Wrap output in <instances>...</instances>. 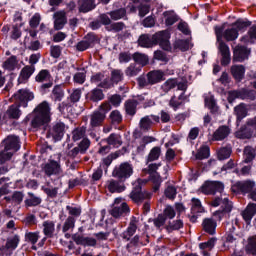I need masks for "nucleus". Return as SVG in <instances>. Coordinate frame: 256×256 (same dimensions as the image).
Wrapping results in <instances>:
<instances>
[{
    "label": "nucleus",
    "mask_w": 256,
    "mask_h": 256,
    "mask_svg": "<svg viewBox=\"0 0 256 256\" xmlns=\"http://www.w3.org/2000/svg\"><path fill=\"white\" fill-rule=\"evenodd\" d=\"M146 77L151 85H157V83L165 80V73L161 70H152L147 73Z\"/></svg>",
    "instance_id": "bb28decb"
},
{
    "label": "nucleus",
    "mask_w": 256,
    "mask_h": 256,
    "mask_svg": "<svg viewBox=\"0 0 256 256\" xmlns=\"http://www.w3.org/2000/svg\"><path fill=\"white\" fill-rule=\"evenodd\" d=\"M20 147H21V144L19 141V137L17 136L11 135L4 140V149H6V151L17 153V150L20 149Z\"/></svg>",
    "instance_id": "393cba45"
},
{
    "label": "nucleus",
    "mask_w": 256,
    "mask_h": 256,
    "mask_svg": "<svg viewBox=\"0 0 256 256\" xmlns=\"http://www.w3.org/2000/svg\"><path fill=\"white\" fill-rule=\"evenodd\" d=\"M41 203H43V199L33 192H28V198L24 201L25 207H39Z\"/></svg>",
    "instance_id": "f704fd0d"
},
{
    "label": "nucleus",
    "mask_w": 256,
    "mask_h": 256,
    "mask_svg": "<svg viewBox=\"0 0 256 256\" xmlns=\"http://www.w3.org/2000/svg\"><path fill=\"white\" fill-rule=\"evenodd\" d=\"M141 73V66L131 63L126 69H125V75L126 77H137V75Z\"/></svg>",
    "instance_id": "6e6d98bb"
},
{
    "label": "nucleus",
    "mask_w": 256,
    "mask_h": 256,
    "mask_svg": "<svg viewBox=\"0 0 256 256\" xmlns=\"http://www.w3.org/2000/svg\"><path fill=\"white\" fill-rule=\"evenodd\" d=\"M232 27H234L239 33V31H245L247 27H251V22L239 19L232 24Z\"/></svg>",
    "instance_id": "338daca9"
},
{
    "label": "nucleus",
    "mask_w": 256,
    "mask_h": 256,
    "mask_svg": "<svg viewBox=\"0 0 256 256\" xmlns=\"http://www.w3.org/2000/svg\"><path fill=\"white\" fill-rule=\"evenodd\" d=\"M105 188L109 193H123V191L127 189V186H125V182H123V180L110 179L107 180Z\"/></svg>",
    "instance_id": "6ab92c4d"
},
{
    "label": "nucleus",
    "mask_w": 256,
    "mask_h": 256,
    "mask_svg": "<svg viewBox=\"0 0 256 256\" xmlns=\"http://www.w3.org/2000/svg\"><path fill=\"white\" fill-rule=\"evenodd\" d=\"M229 135H231V128L229 126H219L212 134V141H225Z\"/></svg>",
    "instance_id": "5701e85b"
},
{
    "label": "nucleus",
    "mask_w": 256,
    "mask_h": 256,
    "mask_svg": "<svg viewBox=\"0 0 256 256\" xmlns=\"http://www.w3.org/2000/svg\"><path fill=\"white\" fill-rule=\"evenodd\" d=\"M131 213V209L126 202L120 204V206H112L110 210V215L114 217V219H121V217H125V215H129Z\"/></svg>",
    "instance_id": "412c9836"
},
{
    "label": "nucleus",
    "mask_w": 256,
    "mask_h": 256,
    "mask_svg": "<svg viewBox=\"0 0 256 256\" xmlns=\"http://www.w3.org/2000/svg\"><path fill=\"white\" fill-rule=\"evenodd\" d=\"M232 191L233 193H249L255 189V181L246 180V181H240L236 182L234 185H232Z\"/></svg>",
    "instance_id": "dca6fc26"
},
{
    "label": "nucleus",
    "mask_w": 256,
    "mask_h": 256,
    "mask_svg": "<svg viewBox=\"0 0 256 256\" xmlns=\"http://www.w3.org/2000/svg\"><path fill=\"white\" fill-rule=\"evenodd\" d=\"M245 249L248 255H256V235L248 238V243Z\"/></svg>",
    "instance_id": "13d9d810"
},
{
    "label": "nucleus",
    "mask_w": 256,
    "mask_h": 256,
    "mask_svg": "<svg viewBox=\"0 0 256 256\" xmlns=\"http://www.w3.org/2000/svg\"><path fill=\"white\" fill-rule=\"evenodd\" d=\"M139 105V101L135 99H128L124 103V110L126 115L129 117H135L137 115V106Z\"/></svg>",
    "instance_id": "cd10ccee"
},
{
    "label": "nucleus",
    "mask_w": 256,
    "mask_h": 256,
    "mask_svg": "<svg viewBox=\"0 0 256 256\" xmlns=\"http://www.w3.org/2000/svg\"><path fill=\"white\" fill-rule=\"evenodd\" d=\"M65 129V123L56 122L48 130L47 137H52L54 141H61V139H63V135H65Z\"/></svg>",
    "instance_id": "2eb2a0df"
},
{
    "label": "nucleus",
    "mask_w": 256,
    "mask_h": 256,
    "mask_svg": "<svg viewBox=\"0 0 256 256\" xmlns=\"http://www.w3.org/2000/svg\"><path fill=\"white\" fill-rule=\"evenodd\" d=\"M210 151L211 150H210L209 146L203 145L198 149L195 157H196V159H199L200 161H203V159H209Z\"/></svg>",
    "instance_id": "bf43d9fd"
},
{
    "label": "nucleus",
    "mask_w": 256,
    "mask_h": 256,
    "mask_svg": "<svg viewBox=\"0 0 256 256\" xmlns=\"http://www.w3.org/2000/svg\"><path fill=\"white\" fill-rule=\"evenodd\" d=\"M255 150L251 146H246L243 151L244 163H251L255 159Z\"/></svg>",
    "instance_id": "052dcab7"
},
{
    "label": "nucleus",
    "mask_w": 256,
    "mask_h": 256,
    "mask_svg": "<svg viewBox=\"0 0 256 256\" xmlns=\"http://www.w3.org/2000/svg\"><path fill=\"white\" fill-rule=\"evenodd\" d=\"M95 0H80L79 1V11L80 13H89L95 9Z\"/></svg>",
    "instance_id": "c03bdc74"
},
{
    "label": "nucleus",
    "mask_w": 256,
    "mask_h": 256,
    "mask_svg": "<svg viewBox=\"0 0 256 256\" xmlns=\"http://www.w3.org/2000/svg\"><path fill=\"white\" fill-rule=\"evenodd\" d=\"M230 71L236 81H242L245 77V66L243 65H232Z\"/></svg>",
    "instance_id": "e433bc0d"
},
{
    "label": "nucleus",
    "mask_w": 256,
    "mask_h": 256,
    "mask_svg": "<svg viewBox=\"0 0 256 256\" xmlns=\"http://www.w3.org/2000/svg\"><path fill=\"white\" fill-rule=\"evenodd\" d=\"M175 87H177V79H168L162 84L161 90L163 93H169V91L175 89Z\"/></svg>",
    "instance_id": "69168bd1"
},
{
    "label": "nucleus",
    "mask_w": 256,
    "mask_h": 256,
    "mask_svg": "<svg viewBox=\"0 0 256 256\" xmlns=\"http://www.w3.org/2000/svg\"><path fill=\"white\" fill-rule=\"evenodd\" d=\"M253 129L256 131V117L247 121L246 125L242 126L240 130L235 133L237 139H251L253 137Z\"/></svg>",
    "instance_id": "9b49d317"
},
{
    "label": "nucleus",
    "mask_w": 256,
    "mask_h": 256,
    "mask_svg": "<svg viewBox=\"0 0 256 256\" xmlns=\"http://www.w3.org/2000/svg\"><path fill=\"white\" fill-rule=\"evenodd\" d=\"M51 123V106L49 102L43 101L34 109V117L31 121L33 129H40L43 125Z\"/></svg>",
    "instance_id": "f03ea898"
},
{
    "label": "nucleus",
    "mask_w": 256,
    "mask_h": 256,
    "mask_svg": "<svg viewBox=\"0 0 256 256\" xmlns=\"http://www.w3.org/2000/svg\"><path fill=\"white\" fill-rule=\"evenodd\" d=\"M159 116L158 115H146L142 117L139 121L138 127L141 133H149V131L153 128L155 123H159Z\"/></svg>",
    "instance_id": "ddd939ff"
},
{
    "label": "nucleus",
    "mask_w": 256,
    "mask_h": 256,
    "mask_svg": "<svg viewBox=\"0 0 256 256\" xmlns=\"http://www.w3.org/2000/svg\"><path fill=\"white\" fill-rule=\"evenodd\" d=\"M19 104H12L11 106H9V108L6 111V117H8V119H19V117H21V109H19Z\"/></svg>",
    "instance_id": "49530a36"
},
{
    "label": "nucleus",
    "mask_w": 256,
    "mask_h": 256,
    "mask_svg": "<svg viewBox=\"0 0 256 256\" xmlns=\"http://www.w3.org/2000/svg\"><path fill=\"white\" fill-rule=\"evenodd\" d=\"M94 237L96 238L73 234L72 240L76 245H81L82 247H97V241H107L109 239V232L94 233Z\"/></svg>",
    "instance_id": "7ed1b4c3"
},
{
    "label": "nucleus",
    "mask_w": 256,
    "mask_h": 256,
    "mask_svg": "<svg viewBox=\"0 0 256 256\" xmlns=\"http://www.w3.org/2000/svg\"><path fill=\"white\" fill-rule=\"evenodd\" d=\"M17 65H19V60H17V56H10L3 62L2 69H4L5 71H15V69H17Z\"/></svg>",
    "instance_id": "a19ab883"
},
{
    "label": "nucleus",
    "mask_w": 256,
    "mask_h": 256,
    "mask_svg": "<svg viewBox=\"0 0 256 256\" xmlns=\"http://www.w3.org/2000/svg\"><path fill=\"white\" fill-rule=\"evenodd\" d=\"M109 111H111V103L103 102L98 109L90 115V127L92 129L102 127L103 123H105V119H107V113H109Z\"/></svg>",
    "instance_id": "20e7f679"
},
{
    "label": "nucleus",
    "mask_w": 256,
    "mask_h": 256,
    "mask_svg": "<svg viewBox=\"0 0 256 256\" xmlns=\"http://www.w3.org/2000/svg\"><path fill=\"white\" fill-rule=\"evenodd\" d=\"M155 35H149V34H142L138 39V45L140 47H144L146 49H149L153 46H155Z\"/></svg>",
    "instance_id": "c756f323"
},
{
    "label": "nucleus",
    "mask_w": 256,
    "mask_h": 256,
    "mask_svg": "<svg viewBox=\"0 0 256 256\" xmlns=\"http://www.w3.org/2000/svg\"><path fill=\"white\" fill-rule=\"evenodd\" d=\"M40 237L41 236H40L39 232H26L25 241L27 243H30L31 245H33L32 249L34 251H37V246H35V245H36L37 241H39Z\"/></svg>",
    "instance_id": "09e8293b"
},
{
    "label": "nucleus",
    "mask_w": 256,
    "mask_h": 256,
    "mask_svg": "<svg viewBox=\"0 0 256 256\" xmlns=\"http://www.w3.org/2000/svg\"><path fill=\"white\" fill-rule=\"evenodd\" d=\"M42 191L49 197L50 199L57 198L59 195V186H51V183H46L45 186H42Z\"/></svg>",
    "instance_id": "37998d69"
},
{
    "label": "nucleus",
    "mask_w": 256,
    "mask_h": 256,
    "mask_svg": "<svg viewBox=\"0 0 256 256\" xmlns=\"http://www.w3.org/2000/svg\"><path fill=\"white\" fill-rule=\"evenodd\" d=\"M132 59L136 65H139V67H141V69L149 65V56H147V54H143L141 52H135L132 55Z\"/></svg>",
    "instance_id": "2f4dec72"
},
{
    "label": "nucleus",
    "mask_w": 256,
    "mask_h": 256,
    "mask_svg": "<svg viewBox=\"0 0 256 256\" xmlns=\"http://www.w3.org/2000/svg\"><path fill=\"white\" fill-rule=\"evenodd\" d=\"M87 126H79L75 128L72 131V140L77 142V141H83V139H87Z\"/></svg>",
    "instance_id": "58836bf2"
},
{
    "label": "nucleus",
    "mask_w": 256,
    "mask_h": 256,
    "mask_svg": "<svg viewBox=\"0 0 256 256\" xmlns=\"http://www.w3.org/2000/svg\"><path fill=\"white\" fill-rule=\"evenodd\" d=\"M35 81L36 83H42L40 86L41 91H46L53 87V76H51V72L47 69L40 70L35 76Z\"/></svg>",
    "instance_id": "9d476101"
},
{
    "label": "nucleus",
    "mask_w": 256,
    "mask_h": 256,
    "mask_svg": "<svg viewBox=\"0 0 256 256\" xmlns=\"http://www.w3.org/2000/svg\"><path fill=\"white\" fill-rule=\"evenodd\" d=\"M185 99H187V96L174 92V95L169 101V106L172 107L174 111H177V109H179V106L185 103Z\"/></svg>",
    "instance_id": "7c9ffc66"
},
{
    "label": "nucleus",
    "mask_w": 256,
    "mask_h": 256,
    "mask_svg": "<svg viewBox=\"0 0 256 256\" xmlns=\"http://www.w3.org/2000/svg\"><path fill=\"white\" fill-rule=\"evenodd\" d=\"M54 29L60 31L67 24V13L65 11H58L54 13Z\"/></svg>",
    "instance_id": "a878e982"
},
{
    "label": "nucleus",
    "mask_w": 256,
    "mask_h": 256,
    "mask_svg": "<svg viewBox=\"0 0 256 256\" xmlns=\"http://www.w3.org/2000/svg\"><path fill=\"white\" fill-rule=\"evenodd\" d=\"M107 143L113 147H121V145H123V141H121V135L119 134H111L107 138Z\"/></svg>",
    "instance_id": "e2e57ef3"
},
{
    "label": "nucleus",
    "mask_w": 256,
    "mask_h": 256,
    "mask_svg": "<svg viewBox=\"0 0 256 256\" xmlns=\"http://www.w3.org/2000/svg\"><path fill=\"white\" fill-rule=\"evenodd\" d=\"M223 37L226 41H235L239 37L237 28L232 26L223 32Z\"/></svg>",
    "instance_id": "603ef678"
},
{
    "label": "nucleus",
    "mask_w": 256,
    "mask_h": 256,
    "mask_svg": "<svg viewBox=\"0 0 256 256\" xmlns=\"http://www.w3.org/2000/svg\"><path fill=\"white\" fill-rule=\"evenodd\" d=\"M42 173L46 175V177L59 176L63 174V169L61 168V163L55 160H48V162L41 165Z\"/></svg>",
    "instance_id": "1a4fd4ad"
},
{
    "label": "nucleus",
    "mask_w": 256,
    "mask_h": 256,
    "mask_svg": "<svg viewBox=\"0 0 256 256\" xmlns=\"http://www.w3.org/2000/svg\"><path fill=\"white\" fill-rule=\"evenodd\" d=\"M251 50H248L247 47L237 45L233 50V61L236 63H243L246 59H249V54Z\"/></svg>",
    "instance_id": "aec40b11"
},
{
    "label": "nucleus",
    "mask_w": 256,
    "mask_h": 256,
    "mask_svg": "<svg viewBox=\"0 0 256 256\" xmlns=\"http://www.w3.org/2000/svg\"><path fill=\"white\" fill-rule=\"evenodd\" d=\"M138 225L139 220L137 219V217L133 216L130 219L127 229L120 234V237L121 239H123V241H129V243L126 245V250L128 253H133V251H135V248L141 245L139 235H135V233H137ZM133 235L135 236L133 237Z\"/></svg>",
    "instance_id": "f257e3e1"
},
{
    "label": "nucleus",
    "mask_w": 256,
    "mask_h": 256,
    "mask_svg": "<svg viewBox=\"0 0 256 256\" xmlns=\"http://www.w3.org/2000/svg\"><path fill=\"white\" fill-rule=\"evenodd\" d=\"M131 175H133V165H131L129 162L121 163L112 171V177H115V179H119L123 182L127 181Z\"/></svg>",
    "instance_id": "0eeeda50"
},
{
    "label": "nucleus",
    "mask_w": 256,
    "mask_h": 256,
    "mask_svg": "<svg viewBox=\"0 0 256 256\" xmlns=\"http://www.w3.org/2000/svg\"><path fill=\"white\" fill-rule=\"evenodd\" d=\"M164 195L167 199H170V201L175 200V197H177V187L168 184L164 190Z\"/></svg>",
    "instance_id": "680f3d73"
},
{
    "label": "nucleus",
    "mask_w": 256,
    "mask_h": 256,
    "mask_svg": "<svg viewBox=\"0 0 256 256\" xmlns=\"http://www.w3.org/2000/svg\"><path fill=\"white\" fill-rule=\"evenodd\" d=\"M19 243H21V237L19 235L10 236L6 239L5 245L0 247V251L4 255H13V251L19 247Z\"/></svg>",
    "instance_id": "f8f14e48"
},
{
    "label": "nucleus",
    "mask_w": 256,
    "mask_h": 256,
    "mask_svg": "<svg viewBox=\"0 0 256 256\" xmlns=\"http://www.w3.org/2000/svg\"><path fill=\"white\" fill-rule=\"evenodd\" d=\"M212 207H221L220 210L214 212V217H217L218 221H221L227 213H231L233 210V203L229 201V198L216 197L211 202Z\"/></svg>",
    "instance_id": "39448f33"
},
{
    "label": "nucleus",
    "mask_w": 256,
    "mask_h": 256,
    "mask_svg": "<svg viewBox=\"0 0 256 256\" xmlns=\"http://www.w3.org/2000/svg\"><path fill=\"white\" fill-rule=\"evenodd\" d=\"M33 73H35V66H29V65L24 66L21 69L18 77V85H25V83H28Z\"/></svg>",
    "instance_id": "b1692460"
},
{
    "label": "nucleus",
    "mask_w": 256,
    "mask_h": 256,
    "mask_svg": "<svg viewBox=\"0 0 256 256\" xmlns=\"http://www.w3.org/2000/svg\"><path fill=\"white\" fill-rule=\"evenodd\" d=\"M108 15L112 21H120V19L127 21V9L125 8L110 11L108 12Z\"/></svg>",
    "instance_id": "ea45409f"
},
{
    "label": "nucleus",
    "mask_w": 256,
    "mask_h": 256,
    "mask_svg": "<svg viewBox=\"0 0 256 256\" xmlns=\"http://www.w3.org/2000/svg\"><path fill=\"white\" fill-rule=\"evenodd\" d=\"M247 105L245 103H241L238 106H236L234 108V115H236L237 117V123H239L240 121H243V119H245V117H247Z\"/></svg>",
    "instance_id": "79ce46f5"
},
{
    "label": "nucleus",
    "mask_w": 256,
    "mask_h": 256,
    "mask_svg": "<svg viewBox=\"0 0 256 256\" xmlns=\"http://www.w3.org/2000/svg\"><path fill=\"white\" fill-rule=\"evenodd\" d=\"M43 234L48 239H52L53 235H55V222L53 220H46L42 223Z\"/></svg>",
    "instance_id": "473e14b6"
},
{
    "label": "nucleus",
    "mask_w": 256,
    "mask_h": 256,
    "mask_svg": "<svg viewBox=\"0 0 256 256\" xmlns=\"http://www.w3.org/2000/svg\"><path fill=\"white\" fill-rule=\"evenodd\" d=\"M34 99L35 94H33L31 90L22 88L13 94V96L10 98V101L19 107H27L29 101H33Z\"/></svg>",
    "instance_id": "423d86ee"
},
{
    "label": "nucleus",
    "mask_w": 256,
    "mask_h": 256,
    "mask_svg": "<svg viewBox=\"0 0 256 256\" xmlns=\"http://www.w3.org/2000/svg\"><path fill=\"white\" fill-rule=\"evenodd\" d=\"M109 119L112 125H121L123 123V115L119 110H113L109 115Z\"/></svg>",
    "instance_id": "4d7b16f0"
},
{
    "label": "nucleus",
    "mask_w": 256,
    "mask_h": 256,
    "mask_svg": "<svg viewBox=\"0 0 256 256\" xmlns=\"http://www.w3.org/2000/svg\"><path fill=\"white\" fill-rule=\"evenodd\" d=\"M153 197V193L145 190H141V186H135L130 193V199L134 201V203H143L144 201H149Z\"/></svg>",
    "instance_id": "4468645a"
},
{
    "label": "nucleus",
    "mask_w": 256,
    "mask_h": 256,
    "mask_svg": "<svg viewBox=\"0 0 256 256\" xmlns=\"http://www.w3.org/2000/svg\"><path fill=\"white\" fill-rule=\"evenodd\" d=\"M51 95L54 101H63V97H65V88L61 84L55 85Z\"/></svg>",
    "instance_id": "a18cd8bd"
},
{
    "label": "nucleus",
    "mask_w": 256,
    "mask_h": 256,
    "mask_svg": "<svg viewBox=\"0 0 256 256\" xmlns=\"http://www.w3.org/2000/svg\"><path fill=\"white\" fill-rule=\"evenodd\" d=\"M215 243H217V238H210L207 242L200 243L199 249H201L204 256H209V252L213 251Z\"/></svg>",
    "instance_id": "c9c22d12"
},
{
    "label": "nucleus",
    "mask_w": 256,
    "mask_h": 256,
    "mask_svg": "<svg viewBox=\"0 0 256 256\" xmlns=\"http://www.w3.org/2000/svg\"><path fill=\"white\" fill-rule=\"evenodd\" d=\"M89 147H91V140L84 138L77 146L67 152V157L69 159H81V155H85L89 151Z\"/></svg>",
    "instance_id": "6e6552de"
},
{
    "label": "nucleus",
    "mask_w": 256,
    "mask_h": 256,
    "mask_svg": "<svg viewBox=\"0 0 256 256\" xmlns=\"http://www.w3.org/2000/svg\"><path fill=\"white\" fill-rule=\"evenodd\" d=\"M75 223H77V219L74 217H67L62 225V233H69V231L73 232Z\"/></svg>",
    "instance_id": "3c124183"
},
{
    "label": "nucleus",
    "mask_w": 256,
    "mask_h": 256,
    "mask_svg": "<svg viewBox=\"0 0 256 256\" xmlns=\"http://www.w3.org/2000/svg\"><path fill=\"white\" fill-rule=\"evenodd\" d=\"M183 227H184L183 220L177 219V220L169 221L166 224L165 229L168 233H173V231H179V229H183Z\"/></svg>",
    "instance_id": "de8ad7c7"
},
{
    "label": "nucleus",
    "mask_w": 256,
    "mask_h": 256,
    "mask_svg": "<svg viewBox=\"0 0 256 256\" xmlns=\"http://www.w3.org/2000/svg\"><path fill=\"white\" fill-rule=\"evenodd\" d=\"M256 215V204L250 203L246 209L242 212V217L246 223H251V219Z\"/></svg>",
    "instance_id": "72a5a7b5"
},
{
    "label": "nucleus",
    "mask_w": 256,
    "mask_h": 256,
    "mask_svg": "<svg viewBox=\"0 0 256 256\" xmlns=\"http://www.w3.org/2000/svg\"><path fill=\"white\" fill-rule=\"evenodd\" d=\"M198 213H205V208L198 198L191 199V214L197 215Z\"/></svg>",
    "instance_id": "8fccbe9b"
},
{
    "label": "nucleus",
    "mask_w": 256,
    "mask_h": 256,
    "mask_svg": "<svg viewBox=\"0 0 256 256\" xmlns=\"http://www.w3.org/2000/svg\"><path fill=\"white\" fill-rule=\"evenodd\" d=\"M232 153L233 149L230 146H225L217 151V158L219 161H225V159H229V157H231Z\"/></svg>",
    "instance_id": "5fc2aeb1"
},
{
    "label": "nucleus",
    "mask_w": 256,
    "mask_h": 256,
    "mask_svg": "<svg viewBox=\"0 0 256 256\" xmlns=\"http://www.w3.org/2000/svg\"><path fill=\"white\" fill-rule=\"evenodd\" d=\"M86 98L89 99V101L97 103L98 101H103L105 99V94H103V90L95 88L87 93Z\"/></svg>",
    "instance_id": "4c0bfd02"
},
{
    "label": "nucleus",
    "mask_w": 256,
    "mask_h": 256,
    "mask_svg": "<svg viewBox=\"0 0 256 256\" xmlns=\"http://www.w3.org/2000/svg\"><path fill=\"white\" fill-rule=\"evenodd\" d=\"M161 157V148L159 146H156L151 149L150 153L147 157V163H151L153 161H157Z\"/></svg>",
    "instance_id": "0e129e2a"
},
{
    "label": "nucleus",
    "mask_w": 256,
    "mask_h": 256,
    "mask_svg": "<svg viewBox=\"0 0 256 256\" xmlns=\"http://www.w3.org/2000/svg\"><path fill=\"white\" fill-rule=\"evenodd\" d=\"M155 45H159L164 51H171V42H169V32L161 31L154 34Z\"/></svg>",
    "instance_id": "f3484780"
},
{
    "label": "nucleus",
    "mask_w": 256,
    "mask_h": 256,
    "mask_svg": "<svg viewBox=\"0 0 256 256\" xmlns=\"http://www.w3.org/2000/svg\"><path fill=\"white\" fill-rule=\"evenodd\" d=\"M240 99H249L250 101H255L256 93L254 90L242 89L240 90Z\"/></svg>",
    "instance_id": "774afa93"
},
{
    "label": "nucleus",
    "mask_w": 256,
    "mask_h": 256,
    "mask_svg": "<svg viewBox=\"0 0 256 256\" xmlns=\"http://www.w3.org/2000/svg\"><path fill=\"white\" fill-rule=\"evenodd\" d=\"M202 229L208 235H215V231L217 229V221L212 218H206L202 222Z\"/></svg>",
    "instance_id": "c85d7f7f"
},
{
    "label": "nucleus",
    "mask_w": 256,
    "mask_h": 256,
    "mask_svg": "<svg viewBox=\"0 0 256 256\" xmlns=\"http://www.w3.org/2000/svg\"><path fill=\"white\" fill-rule=\"evenodd\" d=\"M105 29L110 33H121V31L127 29V25H125L123 22H112V24L105 27Z\"/></svg>",
    "instance_id": "864d4df0"
},
{
    "label": "nucleus",
    "mask_w": 256,
    "mask_h": 256,
    "mask_svg": "<svg viewBox=\"0 0 256 256\" xmlns=\"http://www.w3.org/2000/svg\"><path fill=\"white\" fill-rule=\"evenodd\" d=\"M218 49L222 56L221 65L223 67H227V65L231 63V51L229 50V46L223 42V40H220Z\"/></svg>",
    "instance_id": "4be33fe9"
},
{
    "label": "nucleus",
    "mask_w": 256,
    "mask_h": 256,
    "mask_svg": "<svg viewBox=\"0 0 256 256\" xmlns=\"http://www.w3.org/2000/svg\"><path fill=\"white\" fill-rule=\"evenodd\" d=\"M97 41V35L94 33H88L83 40L78 42L75 46L76 50L83 52L87 51V49H90V47H93L95 45V42Z\"/></svg>",
    "instance_id": "a211bd4d"
}]
</instances>
